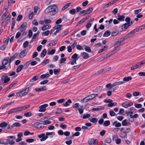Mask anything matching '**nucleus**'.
Here are the masks:
<instances>
[{
  "instance_id": "c03bdc74",
  "label": "nucleus",
  "mask_w": 145,
  "mask_h": 145,
  "mask_svg": "<svg viewBox=\"0 0 145 145\" xmlns=\"http://www.w3.org/2000/svg\"><path fill=\"white\" fill-rule=\"evenodd\" d=\"M110 122L109 120L105 121L103 125L105 126H107L110 125Z\"/></svg>"
},
{
  "instance_id": "e433bc0d",
  "label": "nucleus",
  "mask_w": 145,
  "mask_h": 145,
  "mask_svg": "<svg viewBox=\"0 0 145 145\" xmlns=\"http://www.w3.org/2000/svg\"><path fill=\"white\" fill-rule=\"evenodd\" d=\"M120 136L122 138H124L127 137V134L125 131L122 132L121 133L120 135Z\"/></svg>"
},
{
  "instance_id": "774afa93",
  "label": "nucleus",
  "mask_w": 145,
  "mask_h": 145,
  "mask_svg": "<svg viewBox=\"0 0 145 145\" xmlns=\"http://www.w3.org/2000/svg\"><path fill=\"white\" fill-rule=\"evenodd\" d=\"M115 114V113L113 110H110V114L111 116H114Z\"/></svg>"
},
{
  "instance_id": "09e8293b",
  "label": "nucleus",
  "mask_w": 145,
  "mask_h": 145,
  "mask_svg": "<svg viewBox=\"0 0 145 145\" xmlns=\"http://www.w3.org/2000/svg\"><path fill=\"white\" fill-rule=\"evenodd\" d=\"M60 69H54V73L56 74H57L60 72Z\"/></svg>"
},
{
  "instance_id": "2f4dec72",
  "label": "nucleus",
  "mask_w": 145,
  "mask_h": 145,
  "mask_svg": "<svg viewBox=\"0 0 145 145\" xmlns=\"http://www.w3.org/2000/svg\"><path fill=\"white\" fill-rule=\"evenodd\" d=\"M57 43V42L54 40H52L50 41V42L49 43L48 45L50 46H52L55 45Z\"/></svg>"
},
{
  "instance_id": "c756f323",
  "label": "nucleus",
  "mask_w": 145,
  "mask_h": 145,
  "mask_svg": "<svg viewBox=\"0 0 145 145\" xmlns=\"http://www.w3.org/2000/svg\"><path fill=\"white\" fill-rule=\"evenodd\" d=\"M62 26L61 25H58L54 27L52 31H54L56 29H61V27Z\"/></svg>"
},
{
  "instance_id": "37998d69",
  "label": "nucleus",
  "mask_w": 145,
  "mask_h": 145,
  "mask_svg": "<svg viewBox=\"0 0 145 145\" xmlns=\"http://www.w3.org/2000/svg\"><path fill=\"white\" fill-rule=\"evenodd\" d=\"M90 121L91 122L93 123H95L97 122L98 119H97L95 118H93L90 120Z\"/></svg>"
},
{
  "instance_id": "ea45409f",
  "label": "nucleus",
  "mask_w": 145,
  "mask_h": 145,
  "mask_svg": "<svg viewBox=\"0 0 145 145\" xmlns=\"http://www.w3.org/2000/svg\"><path fill=\"white\" fill-rule=\"evenodd\" d=\"M103 107H98L97 108H92V110L94 111H99L101 110H103Z\"/></svg>"
},
{
  "instance_id": "bf43d9fd",
  "label": "nucleus",
  "mask_w": 145,
  "mask_h": 145,
  "mask_svg": "<svg viewBox=\"0 0 145 145\" xmlns=\"http://www.w3.org/2000/svg\"><path fill=\"white\" fill-rule=\"evenodd\" d=\"M13 125L14 127H18L20 126L21 124L19 123L15 122L13 124Z\"/></svg>"
},
{
  "instance_id": "338daca9",
  "label": "nucleus",
  "mask_w": 145,
  "mask_h": 145,
  "mask_svg": "<svg viewBox=\"0 0 145 145\" xmlns=\"http://www.w3.org/2000/svg\"><path fill=\"white\" fill-rule=\"evenodd\" d=\"M32 24L35 25H38V23L36 20H34Z\"/></svg>"
},
{
  "instance_id": "473e14b6",
  "label": "nucleus",
  "mask_w": 145,
  "mask_h": 145,
  "mask_svg": "<svg viewBox=\"0 0 145 145\" xmlns=\"http://www.w3.org/2000/svg\"><path fill=\"white\" fill-rule=\"evenodd\" d=\"M72 102L70 99H69L67 100V101L63 105L65 106H67L69 105V104L71 103Z\"/></svg>"
},
{
  "instance_id": "7c9ffc66",
  "label": "nucleus",
  "mask_w": 145,
  "mask_h": 145,
  "mask_svg": "<svg viewBox=\"0 0 145 145\" xmlns=\"http://www.w3.org/2000/svg\"><path fill=\"white\" fill-rule=\"evenodd\" d=\"M14 102V101L11 102L10 103H8L7 104H5L2 107V110L6 108L9 105H10L12 103H13Z\"/></svg>"
},
{
  "instance_id": "4468645a",
  "label": "nucleus",
  "mask_w": 145,
  "mask_h": 145,
  "mask_svg": "<svg viewBox=\"0 0 145 145\" xmlns=\"http://www.w3.org/2000/svg\"><path fill=\"white\" fill-rule=\"evenodd\" d=\"M8 123H6L5 121H3L0 124V127L2 128H6L8 127Z\"/></svg>"
},
{
  "instance_id": "864d4df0",
  "label": "nucleus",
  "mask_w": 145,
  "mask_h": 145,
  "mask_svg": "<svg viewBox=\"0 0 145 145\" xmlns=\"http://www.w3.org/2000/svg\"><path fill=\"white\" fill-rule=\"evenodd\" d=\"M42 122L43 123V125H44L49 124H50L51 123L50 121L48 120H46V121H42Z\"/></svg>"
},
{
  "instance_id": "e2e57ef3",
  "label": "nucleus",
  "mask_w": 145,
  "mask_h": 145,
  "mask_svg": "<svg viewBox=\"0 0 145 145\" xmlns=\"http://www.w3.org/2000/svg\"><path fill=\"white\" fill-rule=\"evenodd\" d=\"M48 81L49 80H44L43 81H41L40 82V84L41 85L45 84H46L47 83H48Z\"/></svg>"
},
{
  "instance_id": "f8f14e48",
  "label": "nucleus",
  "mask_w": 145,
  "mask_h": 145,
  "mask_svg": "<svg viewBox=\"0 0 145 145\" xmlns=\"http://www.w3.org/2000/svg\"><path fill=\"white\" fill-rule=\"evenodd\" d=\"M98 142V140L97 139L95 140L93 139H91L88 140V142L89 144L93 145L95 144L96 143Z\"/></svg>"
},
{
  "instance_id": "423d86ee",
  "label": "nucleus",
  "mask_w": 145,
  "mask_h": 145,
  "mask_svg": "<svg viewBox=\"0 0 145 145\" xmlns=\"http://www.w3.org/2000/svg\"><path fill=\"white\" fill-rule=\"evenodd\" d=\"M34 127L39 129H42L44 128V126L43 123L39 122H35L33 124Z\"/></svg>"
},
{
  "instance_id": "13d9d810",
  "label": "nucleus",
  "mask_w": 145,
  "mask_h": 145,
  "mask_svg": "<svg viewBox=\"0 0 145 145\" xmlns=\"http://www.w3.org/2000/svg\"><path fill=\"white\" fill-rule=\"evenodd\" d=\"M122 125L123 126H125L127 125L126 120H124L122 121Z\"/></svg>"
},
{
  "instance_id": "680f3d73",
  "label": "nucleus",
  "mask_w": 145,
  "mask_h": 145,
  "mask_svg": "<svg viewBox=\"0 0 145 145\" xmlns=\"http://www.w3.org/2000/svg\"><path fill=\"white\" fill-rule=\"evenodd\" d=\"M119 33L118 31H114L113 32L111 33V36H114L117 35Z\"/></svg>"
},
{
  "instance_id": "ddd939ff",
  "label": "nucleus",
  "mask_w": 145,
  "mask_h": 145,
  "mask_svg": "<svg viewBox=\"0 0 145 145\" xmlns=\"http://www.w3.org/2000/svg\"><path fill=\"white\" fill-rule=\"evenodd\" d=\"M133 103L130 102L126 104L125 103H123L122 104V106L125 108H127L128 107L131 106L133 105Z\"/></svg>"
},
{
  "instance_id": "0eeeda50",
  "label": "nucleus",
  "mask_w": 145,
  "mask_h": 145,
  "mask_svg": "<svg viewBox=\"0 0 145 145\" xmlns=\"http://www.w3.org/2000/svg\"><path fill=\"white\" fill-rule=\"evenodd\" d=\"M48 104H45L39 106V112H44L46 110V108L48 106Z\"/></svg>"
},
{
  "instance_id": "c9c22d12",
  "label": "nucleus",
  "mask_w": 145,
  "mask_h": 145,
  "mask_svg": "<svg viewBox=\"0 0 145 145\" xmlns=\"http://www.w3.org/2000/svg\"><path fill=\"white\" fill-rule=\"evenodd\" d=\"M55 50L54 49H52L51 50H49L48 51V54L49 55H53L55 52Z\"/></svg>"
},
{
  "instance_id": "aec40b11",
  "label": "nucleus",
  "mask_w": 145,
  "mask_h": 145,
  "mask_svg": "<svg viewBox=\"0 0 145 145\" xmlns=\"http://www.w3.org/2000/svg\"><path fill=\"white\" fill-rule=\"evenodd\" d=\"M93 8L92 7H90L88 10H86L85 12L83 15L84 16L90 13L93 11Z\"/></svg>"
},
{
  "instance_id": "9b49d317",
  "label": "nucleus",
  "mask_w": 145,
  "mask_h": 145,
  "mask_svg": "<svg viewBox=\"0 0 145 145\" xmlns=\"http://www.w3.org/2000/svg\"><path fill=\"white\" fill-rule=\"evenodd\" d=\"M27 54L26 50H24L22 51L19 54V57L23 58L26 56Z\"/></svg>"
},
{
  "instance_id": "79ce46f5",
  "label": "nucleus",
  "mask_w": 145,
  "mask_h": 145,
  "mask_svg": "<svg viewBox=\"0 0 145 145\" xmlns=\"http://www.w3.org/2000/svg\"><path fill=\"white\" fill-rule=\"evenodd\" d=\"M23 17V16L22 15L19 14L17 16L16 20L18 21H20L22 19Z\"/></svg>"
},
{
  "instance_id": "2eb2a0df",
  "label": "nucleus",
  "mask_w": 145,
  "mask_h": 145,
  "mask_svg": "<svg viewBox=\"0 0 145 145\" xmlns=\"http://www.w3.org/2000/svg\"><path fill=\"white\" fill-rule=\"evenodd\" d=\"M128 23H125L121 26V29L123 31H125L129 26Z\"/></svg>"
},
{
  "instance_id": "1a4fd4ad",
  "label": "nucleus",
  "mask_w": 145,
  "mask_h": 145,
  "mask_svg": "<svg viewBox=\"0 0 145 145\" xmlns=\"http://www.w3.org/2000/svg\"><path fill=\"white\" fill-rule=\"evenodd\" d=\"M29 105H28L20 107H17L16 108L18 112L25 110L27 109L28 107H29Z\"/></svg>"
},
{
  "instance_id": "8fccbe9b",
  "label": "nucleus",
  "mask_w": 145,
  "mask_h": 145,
  "mask_svg": "<svg viewBox=\"0 0 145 145\" xmlns=\"http://www.w3.org/2000/svg\"><path fill=\"white\" fill-rule=\"evenodd\" d=\"M71 3H69L64 6L62 9V10H63L67 8L71 4Z\"/></svg>"
},
{
  "instance_id": "4be33fe9",
  "label": "nucleus",
  "mask_w": 145,
  "mask_h": 145,
  "mask_svg": "<svg viewBox=\"0 0 145 145\" xmlns=\"http://www.w3.org/2000/svg\"><path fill=\"white\" fill-rule=\"evenodd\" d=\"M137 28L133 29L132 31L130 32L129 34L130 35L131 37L136 32H138Z\"/></svg>"
},
{
  "instance_id": "39448f33",
  "label": "nucleus",
  "mask_w": 145,
  "mask_h": 145,
  "mask_svg": "<svg viewBox=\"0 0 145 145\" xmlns=\"http://www.w3.org/2000/svg\"><path fill=\"white\" fill-rule=\"evenodd\" d=\"M145 63V59L141 61L138 63L137 64L131 67V70L135 69L139 67Z\"/></svg>"
},
{
  "instance_id": "4d7b16f0",
  "label": "nucleus",
  "mask_w": 145,
  "mask_h": 145,
  "mask_svg": "<svg viewBox=\"0 0 145 145\" xmlns=\"http://www.w3.org/2000/svg\"><path fill=\"white\" fill-rule=\"evenodd\" d=\"M90 116L91 115L89 114H86L84 115L82 117V118L83 119H85L86 118H89L90 117Z\"/></svg>"
},
{
  "instance_id": "de8ad7c7",
  "label": "nucleus",
  "mask_w": 145,
  "mask_h": 145,
  "mask_svg": "<svg viewBox=\"0 0 145 145\" xmlns=\"http://www.w3.org/2000/svg\"><path fill=\"white\" fill-rule=\"evenodd\" d=\"M145 27V25L144 24L140 26L139 27H138L137 28V30H138V31H139L140 30H141L142 29H144Z\"/></svg>"
},
{
  "instance_id": "f03ea898",
  "label": "nucleus",
  "mask_w": 145,
  "mask_h": 145,
  "mask_svg": "<svg viewBox=\"0 0 145 145\" xmlns=\"http://www.w3.org/2000/svg\"><path fill=\"white\" fill-rule=\"evenodd\" d=\"M52 132H47L46 133V136L45 133H43L38 135L37 136L39 138H41L40 139L41 141H43L46 140L48 138V136L52 135Z\"/></svg>"
},
{
  "instance_id": "052dcab7",
  "label": "nucleus",
  "mask_w": 145,
  "mask_h": 145,
  "mask_svg": "<svg viewBox=\"0 0 145 145\" xmlns=\"http://www.w3.org/2000/svg\"><path fill=\"white\" fill-rule=\"evenodd\" d=\"M29 42L28 41H26L23 44V47L24 48H26L28 45Z\"/></svg>"
},
{
  "instance_id": "a211bd4d",
  "label": "nucleus",
  "mask_w": 145,
  "mask_h": 145,
  "mask_svg": "<svg viewBox=\"0 0 145 145\" xmlns=\"http://www.w3.org/2000/svg\"><path fill=\"white\" fill-rule=\"evenodd\" d=\"M39 78V76L36 75L34 76L31 79H30V81L31 82H33L38 80Z\"/></svg>"
},
{
  "instance_id": "69168bd1",
  "label": "nucleus",
  "mask_w": 145,
  "mask_h": 145,
  "mask_svg": "<svg viewBox=\"0 0 145 145\" xmlns=\"http://www.w3.org/2000/svg\"><path fill=\"white\" fill-rule=\"evenodd\" d=\"M26 141L29 143H31L34 141V140L32 138H29L26 139Z\"/></svg>"
},
{
  "instance_id": "6e6552de",
  "label": "nucleus",
  "mask_w": 145,
  "mask_h": 145,
  "mask_svg": "<svg viewBox=\"0 0 145 145\" xmlns=\"http://www.w3.org/2000/svg\"><path fill=\"white\" fill-rule=\"evenodd\" d=\"M1 79L5 83H6L10 81V78L7 75H4L1 76Z\"/></svg>"
},
{
  "instance_id": "72a5a7b5",
  "label": "nucleus",
  "mask_w": 145,
  "mask_h": 145,
  "mask_svg": "<svg viewBox=\"0 0 145 145\" xmlns=\"http://www.w3.org/2000/svg\"><path fill=\"white\" fill-rule=\"evenodd\" d=\"M84 49L87 52L90 53L91 52V50L89 47L88 46H87L86 45H84Z\"/></svg>"
},
{
  "instance_id": "3c124183",
  "label": "nucleus",
  "mask_w": 145,
  "mask_h": 145,
  "mask_svg": "<svg viewBox=\"0 0 145 145\" xmlns=\"http://www.w3.org/2000/svg\"><path fill=\"white\" fill-rule=\"evenodd\" d=\"M131 37L130 35L129 34H127L124 37H122V39L125 41V40L127 39L128 38Z\"/></svg>"
},
{
  "instance_id": "f257e3e1",
  "label": "nucleus",
  "mask_w": 145,
  "mask_h": 145,
  "mask_svg": "<svg viewBox=\"0 0 145 145\" xmlns=\"http://www.w3.org/2000/svg\"><path fill=\"white\" fill-rule=\"evenodd\" d=\"M58 11V9L56 5H53L48 7L45 10L46 13H50L52 15L56 14Z\"/></svg>"
},
{
  "instance_id": "393cba45",
  "label": "nucleus",
  "mask_w": 145,
  "mask_h": 145,
  "mask_svg": "<svg viewBox=\"0 0 145 145\" xmlns=\"http://www.w3.org/2000/svg\"><path fill=\"white\" fill-rule=\"evenodd\" d=\"M125 17L123 15H118L117 20L120 21H123L124 20Z\"/></svg>"
},
{
  "instance_id": "5701e85b",
  "label": "nucleus",
  "mask_w": 145,
  "mask_h": 145,
  "mask_svg": "<svg viewBox=\"0 0 145 145\" xmlns=\"http://www.w3.org/2000/svg\"><path fill=\"white\" fill-rule=\"evenodd\" d=\"M132 79V77L131 76H129L127 77H125L123 78V82H124V83L126 82H127L129 80H131Z\"/></svg>"
},
{
  "instance_id": "0e129e2a",
  "label": "nucleus",
  "mask_w": 145,
  "mask_h": 145,
  "mask_svg": "<svg viewBox=\"0 0 145 145\" xmlns=\"http://www.w3.org/2000/svg\"><path fill=\"white\" fill-rule=\"evenodd\" d=\"M124 112V109L123 108H121L120 110V111H119V112L118 114H119L122 115L123 114V113Z\"/></svg>"
},
{
  "instance_id": "9d476101",
  "label": "nucleus",
  "mask_w": 145,
  "mask_h": 145,
  "mask_svg": "<svg viewBox=\"0 0 145 145\" xmlns=\"http://www.w3.org/2000/svg\"><path fill=\"white\" fill-rule=\"evenodd\" d=\"M80 57V56H78V55L76 54H74L73 55V65L74 64H76V61Z\"/></svg>"
},
{
  "instance_id": "6e6d98bb",
  "label": "nucleus",
  "mask_w": 145,
  "mask_h": 145,
  "mask_svg": "<svg viewBox=\"0 0 145 145\" xmlns=\"http://www.w3.org/2000/svg\"><path fill=\"white\" fill-rule=\"evenodd\" d=\"M14 126L13 125V124L12 125L10 126L9 124H8V127H7L6 129H10L12 130L14 128Z\"/></svg>"
},
{
  "instance_id": "b1692460",
  "label": "nucleus",
  "mask_w": 145,
  "mask_h": 145,
  "mask_svg": "<svg viewBox=\"0 0 145 145\" xmlns=\"http://www.w3.org/2000/svg\"><path fill=\"white\" fill-rule=\"evenodd\" d=\"M51 27V26L50 25H46L42 27V31H44L47 29H50Z\"/></svg>"
},
{
  "instance_id": "6ab92c4d",
  "label": "nucleus",
  "mask_w": 145,
  "mask_h": 145,
  "mask_svg": "<svg viewBox=\"0 0 145 145\" xmlns=\"http://www.w3.org/2000/svg\"><path fill=\"white\" fill-rule=\"evenodd\" d=\"M89 97V96H88L83 98L81 100V102L83 103L84 102H87L90 100H91V99H90Z\"/></svg>"
},
{
  "instance_id": "4c0bfd02",
  "label": "nucleus",
  "mask_w": 145,
  "mask_h": 145,
  "mask_svg": "<svg viewBox=\"0 0 145 145\" xmlns=\"http://www.w3.org/2000/svg\"><path fill=\"white\" fill-rule=\"evenodd\" d=\"M8 15H7V14H6L5 13H4V14L2 15V16L1 17V20H3L7 18L8 16Z\"/></svg>"
},
{
  "instance_id": "cd10ccee",
  "label": "nucleus",
  "mask_w": 145,
  "mask_h": 145,
  "mask_svg": "<svg viewBox=\"0 0 145 145\" xmlns=\"http://www.w3.org/2000/svg\"><path fill=\"white\" fill-rule=\"evenodd\" d=\"M46 50L45 49L41 52L40 56L42 57H44L46 55Z\"/></svg>"
},
{
  "instance_id": "603ef678",
  "label": "nucleus",
  "mask_w": 145,
  "mask_h": 145,
  "mask_svg": "<svg viewBox=\"0 0 145 145\" xmlns=\"http://www.w3.org/2000/svg\"><path fill=\"white\" fill-rule=\"evenodd\" d=\"M31 112H28L26 113H25L24 114V116L26 117H28L31 116Z\"/></svg>"
},
{
  "instance_id": "a19ab883",
  "label": "nucleus",
  "mask_w": 145,
  "mask_h": 145,
  "mask_svg": "<svg viewBox=\"0 0 145 145\" xmlns=\"http://www.w3.org/2000/svg\"><path fill=\"white\" fill-rule=\"evenodd\" d=\"M111 139L108 137L106 138L105 140V142L108 143H110L111 142Z\"/></svg>"
},
{
  "instance_id": "5fc2aeb1",
  "label": "nucleus",
  "mask_w": 145,
  "mask_h": 145,
  "mask_svg": "<svg viewBox=\"0 0 145 145\" xmlns=\"http://www.w3.org/2000/svg\"><path fill=\"white\" fill-rule=\"evenodd\" d=\"M134 106L135 107L137 108H140L142 107V105L140 104L135 103L134 104Z\"/></svg>"
},
{
  "instance_id": "f3484780",
  "label": "nucleus",
  "mask_w": 145,
  "mask_h": 145,
  "mask_svg": "<svg viewBox=\"0 0 145 145\" xmlns=\"http://www.w3.org/2000/svg\"><path fill=\"white\" fill-rule=\"evenodd\" d=\"M81 55L84 59H87L89 57L88 54L86 52H83L82 53Z\"/></svg>"
},
{
  "instance_id": "a18cd8bd",
  "label": "nucleus",
  "mask_w": 145,
  "mask_h": 145,
  "mask_svg": "<svg viewBox=\"0 0 145 145\" xmlns=\"http://www.w3.org/2000/svg\"><path fill=\"white\" fill-rule=\"evenodd\" d=\"M27 25V24L26 22H24L22 24L21 26L20 27L24 29H25L26 28V26Z\"/></svg>"
},
{
  "instance_id": "dca6fc26",
  "label": "nucleus",
  "mask_w": 145,
  "mask_h": 145,
  "mask_svg": "<svg viewBox=\"0 0 145 145\" xmlns=\"http://www.w3.org/2000/svg\"><path fill=\"white\" fill-rule=\"evenodd\" d=\"M9 57H6L5 59H3L2 62V65H6L8 63V60L9 59Z\"/></svg>"
},
{
  "instance_id": "49530a36",
  "label": "nucleus",
  "mask_w": 145,
  "mask_h": 145,
  "mask_svg": "<svg viewBox=\"0 0 145 145\" xmlns=\"http://www.w3.org/2000/svg\"><path fill=\"white\" fill-rule=\"evenodd\" d=\"M8 69V67H6L5 65H2L0 66V70L3 69V70H7Z\"/></svg>"
},
{
  "instance_id": "412c9836",
  "label": "nucleus",
  "mask_w": 145,
  "mask_h": 145,
  "mask_svg": "<svg viewBox=\"0 0 145 145\" xmlns=\"http://www.w3.org/2000/svg\"><path fill=\"white\" fill-rule=\"evenodd\" d=\"M117 121H115L112 123V125H115L116 127H120L121 126V124L120 123H117Z\"/></svg>"
},
{
  "instance_id": "a878e982",
  "label": "nucleus",
  "mask_w": 145,
  "mask_h": 145,
  "mask_svg": "<svg viewBox=\"0 0 145 145\" xmlns=\"http://www.w3.org/2000/svg\"><path fill=\"white\" fill-rule=\"evenodd\" d=\"M17 112H18V111L17 108H16L10 110L8 112V114H10Z\"/></svg>"
},
{
  "instance_id": "bb28decb",
  "label": "nucleus",
  "mask_w": 145,
  "mask_h": 145,
  "mask_svg": "<svg viewBox=\"0 0 145 145\" xmlns=\"http://www.w3.org/2000/svg\"><path fill=\"white\" fill-rule=\"evenodd\" d=\"M24 67V66L22 65H20L16 70V72H19L21 70L23 69Z\"/></svg>"
},
{
  "instance_id": "c85d7f7f",
  "label": "nucleus",
  "mask_w": 145,
  "mask_h": 145,
  "mask_svg": "<svg viewBox=\"0 0 145 145\" xmlns=\"http://www.w3.org/2000/svg\"><path fill=\"white\" fill-rule=\"evenodd\" d=\"M111 34V32L109 30H107L105 32L103 35L104 37H107L109 36Z\"/></svg>"
},
{
  "instance_id": "20e7f679",
  "label": "nucleus",
  "mask_w": 145,
  "mask_h": 145,
  "mask_svg": "<svg viewBox=\"0 0 145 145\" xmlns=\"http://www.w3.org/2000/svg\"><path fill=\"white\" fill-rule=\"evenodd\" d=\"M29 89V88H27L24 90L18 92L17 93V96L22 97L28 93Z\"/></svg>"
},
{
  "instance_id": "f704fd0d",
  "label": "nucleus",
  "mask_w": 145,
  "mask_h": 145,
  "mask_svg": "<svg viewBox=\"0 0 145 145\" xmlns=\"http://www.w3.org/2000/svg\"><path fill=\"white\" fill-rule=\"evenodd\" d=\"M50 76V74L48 73H47L45 74H42L40 76V78L44 79L45 78H48Z\"/></svg>"
},
{
  "instance_id": "58836bf2",
  "label": "nucleus",
  "mask_w": 145,
  "mask_h": 145,
  "mask_svg": "<svg viewBox=\"0 0 145 145\" xmlns=\"http://www.w3.org/2000/svg\"><path fill=\"white\" fill-rule=\"evenodd\" d=\"M50 33V31L47 30L45 32L42 33V35L43 36H45L46 35L48 36V35Z\"/></svg>"
},
{
  "instance_id": "7ed1b4c3",
  "label": "nucleus",
  "mask_w": 145,
  "mask_h": 145,
  "mask_svg": "<svg viewBox=\"0 0 145 145\" xmlns=\"http://www.w3.org/2000/svg\"><path fill=\"white\" fill-rule=\"evenodd\" d=\"M125 43V41L121 37L118 39L115 44L114 48H116L118 46H121Z\"/></svg>"
}]
</instances>
